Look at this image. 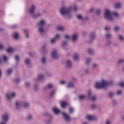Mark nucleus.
Masks as SVG:
<instances>
[{
  "label": "nucleus",
  "mask_w": 124,
  "mask_h": 124,
  "mask_svg": "<svg viewBox=\"0 0 124 124\" xmlns=\"http://www.w3.org/2000/svg\"><path fill=\"white\" fill-rule=\"evenodd\" d=\"M60 36L61 35L60 34L56 35L53 39L50 40L51 43H52V44H53V43H55L56 41L58 40V39H60Z\"/></svg>",
  "instance_id": "nucleus-14"
},
{
  "label": "nucleus",
  "mask_w": 124,
  "mask_h": 124,
  "mask_svg": "<svg viewBox=\"0 0 124 124\" xmlns=\"http://www.w3.org/2000/svg\"><path fill=\"white\" fill-rule=\"evenodd\" d=\"M112 103L113 106H116L117 105V101H116L115 100H113L112 101Z\"/></svg>",
  "instance_id": "nucleus-55"
},
{
  "label": "nucleus",
  "mask_w": 124,
  "mask_h": 124,
  "mask_svg": "<svg viewBox=\"0 0 124 124\" xmlns=\"http://www.w3.org/2000/svg\"><path fill=\"white\" fill-rule=\"evenodd\" d=\"M104 16L107 21H108L109 22H114V17H113L112 14H111V12L108 9H105Z\"/></svg>",
  "instance_id": "nucleus-6"
},
{
  "label": "nucleus",
  "mask_w": 124,
  "mask_h": 124,
  "mask_svg": "<svg viewBox=\"0 0 124 124\" xmlns=\"http://www.w3.org/2000/svg\"><path fill=\"white\" fill-rule=\"evenodd\" d=\"M122 63H124V59H119L118 61L117 64L118 65L122 64Z\"/></svg>",
  "instance_id": "nucleus-31"
},
{
  "label": "nucleus",
  "mask_w": 124,
  "mask_h": 124,
  "mask_svg": "<svg viewBox=\"0 0 124 124\" xmlns=\"http://www.w3.org/2000/svg\"><path fill=\"white\" fill-rule=\"evenodd\" d=\"M55 93H56V91L55 90L51 91L50 93V97H53L55 95Z\"/></svg>",
  "instance_id": "nucleus-38"
},
{
  "label": "nucleus",
  "mask_w": 124,
  "mask_h": 124,
  "mask_svg": "<svg viewBox=\"0 0 124 124\" xmlns=\"http://www.w3.org/2000/svg\"><path fill=\"white\" fill-rule=\"evenodd\" d=\"M108 95L110 98H113V97H114V95H115V93L113 92H109Z\"/></svg>",
  "instance_id": "nucleus-23"
},
{
  "label": "nucleus",
  "mask_w": 124,
  "mask_h": 124,
  "mask_svg": "<svg viewBox=\"0 0 124 124\" xmlns=\"http://www.w3.org/2000/svg\"><path fill=\"white\" fill-rule=\"evenodd\" d=\"M52 123V120L51 119H49L48 120H47V122H46V124H50Z\"/></svg>",
  "instance_id": "nucleus-62"
},
{
  "label": "nucleus",
  "mask_w": 124,
  "mask_h": 124,
  "mask_svg": "<svg viewBox=\"0 0 124 124\" xmlns=\"http://www.w3.org/2000/svg\"><path fill=\"white\" fill-rule=\"evenodd\" d=\"M89 20V17L86 16L85 17H83L82 21H88Z\"/></svg>",
  "instance_id": "nucleus-57"
},
{
  "label": "nucleus",
  "mask_w": 124,
  "mask_h": 124,
  "mask_svg": "<svg viewBox=\"0 0 124 124\" xmlns=\"http://www.w3.org/2000/svg\"><path fill=\"white\" fill-rule=\"evenodd\" d=\"M87 53L90 55H91L92 56H93L94 54V50H93V49L90 48L88 49Z\"/></svg>",
  "instance_id": "nucleus-18"
},
{
  "label": "nucleus",
  "mask_w": 124,
  "mask_h": 124,
  "mask_svg": "<svg viewBox=\"0 0 124 124\" xmlns=\"http://www.w3.org/2000/svg\"><path fill=\"white\" fill-rule=\"evenodd\" d=\"M73 59L76 61H78V60H79V55H78V54H75L74 55Z\"/></svg>",
  "instance_id": "nucleus-27"
},
{
  "label": "nucleus",
  "mask_w": 124,
  "mask_h": 124,
  "mask_svg": "<svg viewBox=\"0 0 124 124\" xmlns=\"http://www.w3.org/2000/svg\"><path fill=\"white\" fill-rule=\"evenodd\" d=\"M114 8L116 9H120L121 8V3H117L114 5Z\"/></svg>",
  "instance_id": "nucleus-26"
},
{
  "label": "nucleus",
  "mask_w": 124,
  "mask_h": 124,
  "mask_svg": "<svg viewBox=\"0 0 124 124\" xmlns=\"http://www.w3.org/2000/svg\"><path fill=\"white\" fill-rule=\"evenodd\" d=\"M27 119L28 121H31L32 120V116L29 115L27 116Z\"/></svg>",
  "instance_id": "nucleus-49"
},
{
  "label": "nucleus",
  "mask_w": 124,
  "mask_h": 124,
  "mask_svg": "<svg viewBox=\"0 0 124 124\" xmlns=\"http://www.w3.org/2000/svg\"><path fill=\"white\" fill-rule=\"evenodd\" d=\"M41 51L43 53V54H46V53H47V51L46 46H43V47H42Z\"/></svg>",
  "instance_id": "nucleus-17"
},
{
  "label": "nucleus",
  "mask_w": 124,
  "mask_h": 124,
  "mask_svg": "<svg viewBox=\"0 0 124 124\" xmlns=\"http://www.w3.org/2000/svg\"><path fill=\"white\" fill-rule=\"evenodd\" d=\"M13 70L12 68H9L6 70V73L8 75H11L12 74Z\"/></svg>",
  "instance_id": "nucleus-22"
},
{
  "label": "nucleus",
  "mask_w": 124,
  "mask_h": 124,
  "mask_svg": "<svg viewBox=\"0 0 124 124\" xmlns=\"http://www.w3.org/2000/svg\"><path fill=\"white\" fill-rule=\"evenodd\" d=\"M112 15H113V16H114V17H116V18H118V17H119V14L117 12H113Z\"/></svg>",
  "instance_id": "nucleus-47"
},
{
  "label": "nucleus",
  "mask_w": 124,
  "mask_h": 124,
  "mask_svg": "<svg viewBox=\"0 0 124 124\" xmlns=\"http://www.w3.org/2000/svg\"><path fill=\"white\" fill-rule=\"evenodd\" d=\"M53 112L55 114V115H59L61 113L66 122L69 123L71 121V118L69 117V115L65 113V112H62L61 110H59L57 108H53L52 109Z\"/></svg>",
  "instance_id": "nucleus-4"
},
{
  "label": "nucleus",
  "mask_w": 124,
  "mask_h": 124,
  "mask_svg": "<svg viewBox=\"0 0 124 124\" xmlns=\"http://www.w3.org/2000/svg\"><path fill=\"white\" fill-rule=\"evenodd\" d=\"M14 82L16 83V84H19L21 82V80L19 78H16L14 80Z\"/></svg>",
  "instance_id": "nucleus-37"
},
{
  "label": "nucleus",
  "mask_w": 124,
  "mask_h": 124,
  "mask_svg": "<svg viewBox=\"0 0 124 124\" xmlns=\"http://www.w3.org/2000/svg\"><path fill=\"white\" fill-rule=\"evenodd\" d=\"M25 63L27 65H30V64L31 63V60L29 58L26 59L25 60Z\"/></svg>",
  "instance_id": "nucleus-40"
},
{
  "label": "nucleus",
  "mask_w": 124,
  "mask_h": 124,
  "mask_svg": "<svg viewBox=\"0 0 124 124\" xmlns=\"http://www.w3.org/2000/svg\"><path fill=\"white\" fill-rule=\"evenodd\" d=\"M113 35L110 33H107L105 34V37L106 38H107L108 39H110L112 38Z\"/></svg>",
  "instance_id": "nucleus-21"
},
{
  "label": "nucleus",
  "mask_w": 124,
  "mask_h": 124,
  "mask_svg": "<svg viewBox=\"0 0 124 124\" xmlns=\"http://www.w3.org/2000/svg\"><path fill=\"white\" fill-rule=\"evenodd\" d=\"M54 88V85L52 83L47 84L46 87L43 88L44 91H47V90H52Z\"/></svg>",
  "instance_id": "nucleus-10"
},
{
  "label": "nucleus",
  "mask_w": 124,
  "mask_h": 124,
  "mask_svg": "<svg viewBox=\"0 0 124 124\" xmlns=\"http://www.w3.org/2000/svg\"><path fill=\"white\" fill-rule=\"evenodd\" d=\"M88 95L89 98H91V97H92V92L91 91H88Z\"/></svg>",
  "instance_id": "nucleus-52"
},
{
  "label": "nucleus",
  "mask_w": 124,
  "mask_h": 124,
  "mask_svg": "<svg viewBox=\"0 0 124 124\" xmlns=\"http://www.w3.org/2000/svg\"><path fill=\"white\" fill-rule=\"evenodd\" d=\"M122 93H123L122 90H118L116 92V94L117 95H121V94H122Z\"/></svg>",
  "instance_id": "nucleus-48"
},
{
  "label": "nucleus",
  "mask_w": 124,
  "mask_h": 124,
  "mask_svg": "<svg viewBox=\"0 0 124 124\" xmlns=\"http://www.w3.org/2000/svg\"><path fill=\"white\" fill-rule=\"evenodd\" d=\"M51 56L52 58L54 59L55 60L59 59V56L58 55V50H57L56 49H53L51 53Z\"/></svg>",
  "instance_id": "nucleus-8"
},
{
  "label": "nucleus",
  "mask_w": 124,
  "mask_h": 124,
  "mask_svg": "<svg viewBox=\"0 0 124 124\" xmlns=\"http://www.w3.org/2000/svg\"><path fill=\"white\" fill-rule=\"evenodd\" d=\"M118 39L120 41H124V38L123 36L118 35Z\"/></svg>",
  "instance_id": "nucleus-43"
},
{
  "label": "nucleus",
  "mask_w": 124,
  "mask_h": 124,
  "mask_svg": "<svg viewBox=\"0 0 124 124\" xmlns=\"http://www.w3.org/2000/svg\"><path fill=\"white\" fill-rule=\"evenodd\" d=\"M87 120H88V121H93V116L92 115H87L86 117Z\"/></svg>",
  "instance_id": "nucleus-29"
},
{
  "label": "nucleus",
  "mask_w": 124,
  "mask_h": 124,
  "mask_svg": "<svg viewBox=\"0 0 124 124\" xmlns=\"http://www.w3.org/2000/svg\"><path fill=\"white\" fill-rule=\"evenodd\" d=\"M24 33L26 38H30V36H29V31H28L27 29H25L24 30Z\"/></svg>",
  "instance_id": "nucleus-25"
},
{
  "label": "nucleus",
  "mask_w": 124,
  "mask_h": 124,
  "mask_svg": "<svg viewBox=\"0 0 124 124\" xmlns=\"http://www.w3.org/2000/svg\"><path fill=\"white\" fill-rule=\"evenodd\" d=\"M77 19H78V20H81V21H83V16H82V15H78L77 16Z\"/></svg>",
  "instance_id": "nucleus-36"
},
{
  "label": "nucleus",
  "mask_w": 124,
  "mask_h": 124,
  "mask_svg": "<svg viewBox=\"0 0 124 124\" xmlns=\"http://www.w3.org/2000/svg\"><path fill=\"white\" fill-rule=\"evenodd\" d=\"M43 78H44V77L43 75L40 74L38 76L37 80H43Z\"/></svg>",
  "instance_id": "nucleus-39"
},
{
  "label": "nucleus",
  "mask_w": 124,
  "mask_h": 124,
  "mask_svg": "<svg viewBox=\"0 0 124 124\" xmlns=\"http://www.w3.org/2000/svg\"><path fill=\"white\" fill-rule=\"evenodd\" d=\"M18 107H19V104H18L17 102H16V109H19V108Z\"/></svg>",
  "instance_id": "nucleus-60"
},
{
  "label": "nucleus",
  "mask_w": 124,
  "mask_h": 124,
  "mask_svg": "<svg viewBox=\"0 0 124 124\" xmlns=\"http://www.w3.org/2000/svg\"><path fill=\"white\" fill-rule=\"evenodd\" d=\"M16 96V93H15L13 92L10 94H7L6 95V97L8 100H10L11 99V97H15Z\"/></svg>",
  "instance_id": "nucleus-11"
},
{
  "label": "nucleus",
  "mask_w": 124,
  "mask_h": 124,
  "mask_svg": "<svg viewBox=\"0 0 124 124\" xmlns=\"http://www.w3.org/2000/svg\"><path fill=\"white\" fill-rule=\"evenodd\" d=\"M61 107L64 109L66 107V102H61Z\"/></svg>",
  "instance_id": "nucleus-28"
},
{
  "label": "nucleus",
  "mask_w": 124,
  "mask_h": 124,
  "mask_svg": "<svg viewBox=\"0 0 124 124\" xmlns=\"http://www.w3.org/2000/svg\"><path fill=\"white\" fill-rule=\"evenodd\" d=\"M44 116H46V117H49V118H53V116H51L49 112H46L44 113Z\"/></svg>",
  "instance_id": "nucleus-41"
},
{
  "label": "nucleus",
  "mask_w": 124,
  "mask_h": 124,
  "mask_svg": "<svg viewBox=\"0 0 124 124\" xmlns=\"http://www.w3.org/2000/svg\"><path fill=\"white\" fill-rule=\"evenodd\" d=\"M90 98L92 101H94L95 99H96V97L95 96H91Z\"/></svg>",
  "instance_id": "nucleus-54"
},
{
  "label": "nucleus",
  "mask_w": 124,
  "mask_h": 124,
  "mask_svg": "<svg viewBox=\"0 0 124 124\" xmlns=\"http://www.w3.org/2000/svg\"><path fill=\"white\" fill-rule=\"evenodd\" d=\"M95 13L96 15H97V16H99L100 15V13H101V10L98 9L96 10Z\"/></svg>",
  "instance_id": "nucleus-42"
},
{
  "label": "nucleus",
  "mask_w": 124,
  "mask_h": 124,
  "mask_svg": "<svg viewBox=\"0 0 124 124\" xmlns=\"http://www.w3.org/2000/svg\"><path fill=\"white\" fill-rule=\"evenodd\" d=\"M15 59L17 62H19V61H20V57H19V55H16L15 56Z\"/></svg>",
  "instance_id": "nucleus-44"
},
{
  "label": "nucleus",
  "mask_w": 124,
  "mask_h": 124,
  "mask_svg": "<svg viewBox=\"0 0 124 124\" xmlns=\"http://www.w3.org/2000/svg\"><path fill=\"white\" fill-rule=\"evenodd\" d=\"M3 49V45L2 44H0V50H2Z\"/></svg>",
  "instance_id": "nucleus-63"
},
{
  "label": "nucleus",
  "mask_w": 124,
  "mask_h": 124,
  "mask_svg": "<svg viewBox=\"0 0 124 124\" xmlns=\"http://www.w3.org/2000/svg\"><path fill=\"white\" fill-rule=\"evenodd\" d=\"M38 26L39 27L38 29V31L39 33L43 34L45 32V30L44 29V26L46 25V20H41L38 23Z\"/></svg>",
  "instance_id": "nucleus-5"
},
{
  "label": "nucleus",
  "mask_w": 124,
  "mask_h": 124,
  "mask_svg": "<svg viewBox=\"0 0 124 124\" xmlns=\"http://www.w3.org/2000/svg\"><path fill=\"white\" fill-rule=\"evenodd\" d=\"M90 62H91V59L88 58L87 59L86 62L87 65H89L90 64Z\"/></svg>",
  "instance_id": "nucleus-51"
},
{
  "label": "nucleus",
  "mask_w": 124,
  "mask_h": 124,
  "mask_svg": "<svg viewBox=\"0 0 124 124\" xmlns=\"http://www.w3.org/2000/svg\"><path fill=\"white\" fill-rule=\"evenodd\" d=\"M119 86H120V87H124V82H120L119 83Z\"/></svg>",
  "instance_id": "nucleus-61"
},
{
  "label": "nucleus",
  "mask_w": 124,
  "mask_h": 124,
  "mask_svg": "<svg viewBox=\"0 0 124 124\" xmlns=\"http://www.w3.org/2000/svg\"><path fill=\"white\" fill-rule=\"evenodd\" d=\"M41 63H43V64H46L47 63V59L46 58V57L44 56L41 59Z\"/></svg>",
  "instance_id": "nucleus-16"
},
{
  "label": "nucleus",
  "mask_w": 124,
  "mask_h": 124,
  "mask_svg": "<svg viewBox=\"0 0 124 124\" xmlns=\"http://www.w3.org/2000/svg\"><path fill=\"white\" fill-rule=\"evenodd\" d=\"M78 38V34L75 33L73 34L71 37V39L72 40V41L74 42V43H75L76 41H77V38Z\"/></svg>",
  "instance_id": "nucleus-12"
},
{
  "label": "nucleus",
  "mask_w": 124,
  "mask_h": 124,
  "mask_svg": "<svg viewBox=\"0 0 124 124\" xmlns=\"http://www.w3.org/2000/svg\"><path fill=\"white\" fill-rule=\"evenodd\" d=\"M97 66V64L94 63L93 65V68H95Z\"/></svg>",
  "instance_id": "nucleus-64"
},
{
  "label": "nucleus",
  "mask_w": 124,
  "mask_h": 124,
  "mask_svg": "<svg viewBox=\"0 0 124 124\" xmlns=\"http://www.w3.org/2000/svg\"><path fill=\"white\" fill-rule=\"evenodd\" d=\"M65 28L62 26H59L58 27H57V31H65Z\"/></svg>",
  "instance_id": "nucleus-33"
},
{
  "label": "nucleus",
  "mask_w": 124,
  "mask_h": 124,
  "mask_svg": "<svg viewBox=\"0 0 124 124\" xmlns=\"http://www.w3.org/2000/svg\"><path fill=\"white\" fill-rule=\"evenodd\" d=\"M2 60L3 62H7L8 60V58L7 57V56H6V55H3Z\"/></svg>",
  "instance_id": "nucleus-34"
},
{
  "label": "nucleus",
  "mask_w": 124,
  "mask_h": 124,
  "mask_svg": "<svg viewBox=\"0 0 124 124\" xmlns=\"http://www.w3.org/2000/svg\"><path fill=\"white\" fill-rule=\"evenodd\" d=\"M1 120L3 122H5V123H8V121H9V115L8 113H6L2 115Z\"/></svg>",
  "instance_id": "nucleus-7"
},
{
  "label": "nucleus",
  "mask_w": 124,
  "mask_h": 124,
  "mask_svg": "<svg viewBox=\"0 0 124 124\" xmlns=\"http://www.w3.org/2000/svg\"><path fill=\"white\" fill-rule=\"evenodd\" d=\"M13 36L15 39H18V38H19V33L16 32L14 34Z\"/></svg>",
  "instance_id": "nucleus-30"
},
{
  "label": "nucleus",
  "mask_w": 124,
  "mask_h": 124,
  "mask_svg": "<svg viewBox=\"0 0 124 124\" xmlns=\"http://www.w3.org/2000/svg\"><path fill=\"white\" fill-rule=\"evenodd\" d=\"M95 36H96L95 33L93 32H91L89 36L91 41H89L88 43H90V44L93 43V40H94V39L95 38Z\"/></svg>",
  "instance_id": "nucleus-9"
},
{
  "label": "nucleus",
  "mask_w": 124,
  "mask_h": 124,
  "mask_svg": "<svg viewBox=\"0 0 124 124\" xmlns=\"http://www.w3.org/2000/svg\"><path fill=\"white\" fill-rule=\"evenodd\" d=\"M74 87V83L73 82H69L67 85V88H73Z\"/></svg>",
  "instance_id": "nucleus-32"
},
{
  "label": "nucleus",
  "mask_w": 124,
  "mask_h": 124,
  "mask_svg": "<svg viewBox=\"0 0 124 124\" xmlns=\"http://www.w3.org/2000/svg\"><path fill=\"white\" fill-rule=\"evenodd\" d=\"M20 105L24 107V108H29L30 107V103L27 102H21Z\"/></svg>",
  "instance_id": "nucleus-15"
},
{
  "label": "nucleus",
  "mask_w": 124,
  "mask_h": 124,
  "mask_svg": "<svg viewBox=\"0 0 124 124\" xmlns=\"http://www.w3.org/2000/svg\"><path fill=\"white\" fill-rule=\"evenodd\" d=\"M62 48L64 49L66 46L68 45V42L67 41H64L62 43Z\"/></svg>",
  "instance_id": "nucleus-20"
},
{
  "label": "nucleus",
  "mask_w": 124,
  "mask_h": 124,
  "mask_svg": "<svg viewBox=\"0 0 124 124\" xmlns=\"http://www.w3.org/2000/svg\"><path fill=\"white\" fill-rule=\"evenodd\" d=\"M66 82L65 80H62L60 81V84L61 85H64V84H65Z\"/></svg>",
  "instance_id": "nucleus-59"
},
{
  "label": "nucleus",
  "mask_w": 124,
  "mask_h": 124,
  "mask_svg": "<svg viewBox=\"0 0 124 124\" xmlns=\"http://www.w3.org/2000/svg\"><path fill=\"white\" fill-rule=\"evenodd\" d=\"M84 72L86 74H90V70L89 69H86L85 70Z\"/></svg>",
  "instance_id": "nucleus-56"
},
{
  "label": "nucleus",
  "mask_w": 124,
  "mask_h": 124,
  "mask_svg": "<svg viewBox=\"0 0 124 124\" xmlns=\"http://www.w3.org/2000/svg\"><path fill=\"white\" fill-rule=\"evenodd\" d=\"M36 10V5L33 4H31L29 9V14L31 15L33 19H37L39 17H42L43 16V15L40 12H38L35 14Z\"/></svg>",
  "instance_id": "nucleus-2"
},
{
  "label": "nucleus",
  "mask_w": 124,
  "mask_h": 124,
  "mask_svg": "<svg viewBox=\"0 0 124 124\" xmlns=\"http://www.w3.org/2000/svg\"><path fill=\"white\" fill-rule=\"evenodd\" d=\"M112 41L108 40L105 44V47H109V46H110V45H112Z\"/></svg>",
  "instance_id": "nucleus-24"
},
{
  "label": "nucleus",
  "mask_w": 124,
  "mask_h": 124,
  "mask_svg": "<svg viewBox=\"0 0 124 124\" xmlns=\"http://www.w3.org/2000/svg\"><path fill=\"white\" fill-rule=\"evenodd\" d=\"M6 52L7 53H13V49H12V48H8L7 50H6Z\"/></svg>",
  "instance_id": "nucleus-46"
},
{
  "label": "nucleus",
  "mask_w": 124,
  "mask_h": 124,
  "mask_svg": "<svg viewBox=\"0 0 124 124\" xmlns=\"http://www.w3.org/2000/svg\"><path fill=\"white\" fill-rule=\"evenodd\" d=\"M69 113L70 114H73V113L74 112V109L73 108H70L69 109Z\"/></svg>",
  "instance_id": "nucleus-50"
},
{
  "label": "nucleus",
  "mask_w": 124,
  "mask_h": 124,
  "mask_svg": "<svg viewBox=\"0 0 124 124\" xmlns=\"http://www.w3.org/2000/svg\"><path fill=\"white\" fill-rule=\"evenodd\" d=\"M71 12H72V7H69L68 8L62 7L60 9V14L61 15H65L69 20L72 18Z\"/></svg>",
  "instance_id": "nucleus-3"
},
{
  "label": "nucleus",
  "mask_w": 124,
  "mask_h": 124,
  "mask_svg": "<svg viewBox=\"0 0 124 124\" xmlns=\"http://www.w3.org/2000/svg\"><path fill=\"white\" fill-rule=\"evenodd\" d=\"M120 26H115L113 29V31H120Z\"/></svg>",
  "instance_id": "nucleus-35"
},
{
  "label": "nucleus",
  "mask_w": 124,
  "mask_h": 124,
  "mask_svg": "<svg viewBox=\"0 0 124 124\" xmlns=\"http://www.w3.org/2000/svg\"><path fill=\"white\" fill-rule=\"evenodd\" d=\"M39 88V85H38V84H36L34 85V90L35 91H38Z\"/></svg>",
  "instance_id": "nucleus-45"
},
{
  "label": "nucleus",
  "mask_w": 124,
  "mask_h": 124,
  "mask_svg": "<svg viewBox=\"0 0 124 124\" xmlns=\"http://www.w3.org/2000/svg\"><path fill=\"white\" fill-rule=\"evenodd\" d=\"M105 31H110V27L108 26H106L105 27Z\"/></svg>",
  "instance_id": "nucleus-58"
},
{
  "label": "nucleus",
  "mask_w": 124,
  "mask_h": 124,
  "mask_svg": "<svg viewBox=\"0 0 124 124\" xmlns=\"http://www.w3.org/2000/svg\"><path fill=\"white\" fill-rule=\"evenodd\" d=\"M86 98V96L85 95H79L78 96V100L79 101H82V100H84Z\"/></svg>",
  "instance_id": "nucleus-19"
},
{
  "label": "nucleus",
  "mask_w": 124,
  "mask_h": 124,
  "mask_svg": "<svg viewBox=\"0 0 124 124\" xmlns=\"http://www.w3.org/2000/svg\"><path fill=\"white\" fill-rule=\"evenodd\" d=\"M114 82L111 80L110 81H106L104 79H102L101 82H97L95 83L94 88L97 90L102 89V88H105L107 86H113Z\"/></svg>",
  "instance_id": "nucleus-1"
},
{
  "label": "nucleus",
  "mask_w": 124,
  "mask_h": 124,
  "mask_svg": "<svg viewBox=\"0 0 124 124\" xmlns=\"http://www.w3.org/2000/svg\"><path fill=\"white\" fill-rule=\"evenodd\" d=\"M91 108L93 110H94V109H95V108H96V106H95V104H93L91 105Z\"/></svg>",
  "instance_id": "nucleus-53"
},
{
  "label": "nucleus",
  "mask_w": 124,
  "mask_h": 124,
  "mask_svg": "<svg viewBox=\"0 0 124 124\" xmlns=\"http://www.w3.org/2000/svg\"><path fill=\"white\" fill-rule=\"evenodd\" d=\"M66 65L67 68H69V69H71V68H72V62L70 60H67Z\"/></svg>",
  "instance_id": "nucleus-13"
}]
</instances>
